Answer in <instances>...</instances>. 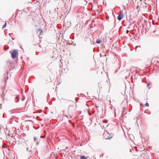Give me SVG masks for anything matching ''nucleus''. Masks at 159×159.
I'll return each instance as SVG.
<instances>
[{
    "mask_svg": "<svg viewBox=\"0 0 159 159\" xmlns=\"http://www.w3.org/2000/svg\"><path fill=\"white\" fill-rule=\"evenodd\" d=\"M11 56L13 59H15L18 54V51L16 49H14L11 53Z\"/></svg>",
    "mask_w": 159,
    "mask_h": 159,
    "instance_id": "f257e3e1",
    "label": "nucleus"
},
{
    "mask_svg": "<svg viewBox=\"0 0 159 159\" xmlns=\"http://www.w3.org/2000/svg\"><path fill=\"white\" fill-rule=\"evenodd\" d=\"M103 136L106 139H111L112 137V135L108 134L107 132L104 133Z\"/></svg>",
    "mask_w": 159,
    "mask_h": 159,
    "instance_id": "f03ea898",
    "label": "nucleus"
},
{
    "mask_svg": "<svg viewBox=\"0 0 159 159\" xmlns=\"http://www.w3.org/2000/svg\"><path fill=\"white\" fill-rule=\"evenodd\" d=\"M122 11H121L120 14H119L118 16V19L119 20H121L123 17V14L122 13Z\"/></svg>",
    "mask_w": 159,
    "mask_h": 159,
    "instance_id": "7ed1b4c3",
    "label": "nucleus"
},
{
    "mask_svg": "<svg viewBox=\"0 0 159 159\" xmlns=\"http://www.w3.org/2000/svg\"><path fill=\"white\" fill-rule=\"evenodd\" d=\"M141 48L140 46H136L135 48V51L136 52H139L141 51Z\"/></svg>",
    "mask_w": 159,
    "mask_h": 159,
    "instance_id": "20e7f679",
    "label": "nucleus"
},
{
    "mask_svg": "<svg viewBox=\"0 0 159 159\" xmlns=\"http://www.w3.org/2000/svg\"><path fill=\"white\" fill-rule=\"evenodd\" d=\"M4 134V132L3 130H2L0 129V137H2L3 135Z\"/></svg>",
    "mask_w": 159,
    "mask_h": 159,
    "instance_id": "39448f33",
    "label": "nucleus"
},
{
    "mask_svg": "<svg viewBox=\"0 0 159 159\" xmlns=\"http://www.w3.org/2000/svg\"><path fill=\"white\" fill-rule=\"evenodd\" d=\"M42 32V31L40 29H39L37 31V34H40Z\"/></svg>",
    "mask_w": 159,
    "mask_h": 159,
    "instance_id": "423d86ee",
    "label": "nucleus"
},
{
    "mask_svg": "<svg viewBox=\"0 0 159 159\" xmlns=\"http://www.w3.org/2000/svg\"><path fill=\"white\" fill-rule=\"evenodd\" d=\"M80 157L81 159H87L86 157L84 155H80Z\"/></svg>",
    "mask_w": 159,
    "mask_h": 159,
    "instance_id": "0eeeda50",
    "label": "nucleus"
},
{
    "mask_svg": "<svg viewBox=\"0 0 159 159\" xmlns=\"http://www.w3.org/2000/svg\"><path fill=\"white\" fill-rule=\"evenodd\" d=\"M125 109L124 107L123 109V110L122 111V115H123L125 113Z\"/></svg>",
    "mask_w": 159,
    "mask_h": 159,
    "instance_id": "6e6552de",
    "label": "nucleus"
},
{
    "mask_svg": "<svg viewBox=\"0 0 159 159\" xmlns=\"http://www.w3.org/2000/svg\"><path fill=\"white\" fill-rule=\"evenodd\" d=\"M101 42V41L100 40H97L96 41V43H98V44L100 43Z\"/></svg>",
    "mask_w": 159,
    "mask_h": 159,
    "instance_id": "1a4fd4ad",
    "label": "nucleus"
},
{
    "mask_svg": "<svg viewBox=\"0 0 159 159\" xmlns=\"http://www.w3.org/2000/svg\"><path fill=\"white\" fill-rule=\"evenodd\" d=\"M103 122L104 123H107V121L106 120H103Z\"/></svg>",
    "mask_w": 159,
    "mask_h": 159,
    "instance_id": "9d476101",
    "label": "nucleus"
},
{
    "mask_svg": "<svg viewBox=\"0 0 159 159\" xmlns=\"http://www.w3.org/2000/svg\"><path fill=\"white\" fill-rule=\"evenodd\" d=\"M6 24H7V23H6V22H5L4 25L3 26V28H4L6 27Z\"/></svg>",
    "mask_w": 159,
    "mask_h": 159,
    "instance_id": "9b49d317",
    "label": "nucleus"
},
{
    "mask_svg": "<svg viewBox=\"0 0 159 159\" xmlns=\"http://www.w3.org/2000/svg\"><path fill=\"white\" fill-rule=\"evenodd\" d=\"M34 139L35 141H36L37 140V138L35 137H34Z\"/></svg>",
    "mask_w": 159,
    "mask_h": 159,
    "instance_id": "f8f14e48",
    "label": "nucleus"
},
{
    "mask_svg": "<svg viewBox=\"0 0 159 159\" xmlns=\"http://www.w3.org/2000/svg\"><path fill=\"white\" fill-rule=\"evenodd\" d=\"M145 105H146V106H149V104H148V103H147L145 104Z\"/></svg>",
    "mask_w": 159,
    "mask_h": 159,
    "instance_id": "ddd939ff",
    "label": "nucleus"
},
{
    "mask_svg": "<svg viewBox=\"0 0 159 159\" xmlns=\"http://www.w3.org/2000/svg\"><path fill=\"white\" fill-rule=\"evenodd\" d=\"M147 85L148 86H149L150 85V84L149 83H148L147 84Z\"/></svg>",
    "mask_w": 159,
    "mask_h": 159,
    "instance_id": "4468645a",
    "label": "nucleus"
},
{
    "mask_svg": "<svg viewBox=\"0 0 159 159\" xmlns=\"http://www.w3.org/2000/svg\"><path fill=\"white\" fill-rule=\"evenodd\" d=\"M128 32H129V31H128V30H126V33H127V34H128Z\"/></svg>",
    "mask_w": 159,
    "mask_h": 159,
    "instance_id": "2eb2a0df",
    "label": "nucleus"
},
{
    "mask_svg": "<svg viewBox=\"0 0 159 159\" xmlns=\"http://www.w3.org/2000/svg\"><path fill=\"white\" fill-rule=\"evenodd\" d=\"M41 137L43 138H44V136H43V137L41 136Z\"/></svg>",
    "mask_w": 159,
    "mask_h": 159,
    "instance_id": "dca6fc26",
    "label": "nucleus"
},
{
    "mask_svg": "<svg viewBox=\"0 0 159 159\" xmlns=\"http://www.w3.org/2000/svg\"><path fill=\"white\" fill-rule=\"evenodd\" d=\"M96 107H98V106H96Z\"/></svg>",
    "mask_w": 159,
    "mask_h": 159,
    "instance_id": "f3484780",
    "label": "nucleus"
},
{
    "mask_svg": "<svg viewBox=\"0 0 159 159\" xmlns=\"http://www.w3.org/2000/svg\"><path fill=\"white\" fill-rule=\"evenodd\" d=\"M140 0L141 1H142V0Z\"/></svg>",
    "mask_w": 159,
    "mask_h": 159,
    "instance_id": "a211bd4d",
    "label": "nucleus"
}]
</instances>
